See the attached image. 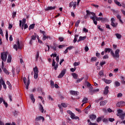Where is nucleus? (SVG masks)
Returning <instances> with one entry per match:
<instances>
[{
	"instance_id": "nucleus-16",
	"label": "nucleus",
	"mask_w": 125,
	"mask_h": 125,
	"mask_svg": "<svg viewBox=\"0 0 125 125\" xmlns=\"http://www.w3.org/2000/svg\"><path fill=\"white\" fill-rule=\"evenodd\" d=\"M85 39H86V36H83V37L80 36L79 37V40L77 41V42H82V41H84Z\"/></svg>"
},
{
	"instance_id": "nucleus-33",
	"label": "nucleus",
	"mask_w": 125,
	"mask_h": 125,
	"mask_svg": "<svg viewBox=\"0 0 125 125\" xmlns=\"http://www.w3.org/2000/svg\"><path fill=\"white\" fill-rule=\"evenodd\" d=\"M108 112V113H113L114 112V110H112V109L109 108L107 109V110L105 109V113H107Z\"/></svg>"
},
{
	"instance_id": "nucleus-41",
	"label": "nucleus",
	"mask_w": 125,
	"mask_h": 125,
	"mask_svg": "<svg viewBox=\"0 0 125 125\" xmlns=\"http://www.w3.org/2000/svg\"><path fill=\"white\" fill-rule=\"evenodd\" d=\"M39 57H40V54H39V52H38L36 55V61H38V60L39 59Z\"/></svg>"
},
{
	"instance_id": "nucleus-11",
	"label": "nucleus",
	"mask_w": 125,
	"mask_h": 125,
	"mask_svg": "<svg viewBox=\"0 0 125 125\" xmlns=\"http://www.w3.org/2000/svg\"><path fill=\"white\" fill-rule=\"evenodd\" d=\"M56 8V6H54L53 7L52 6H48L47 8L45 9V10L46 11H48V10H54Z\"/></svg>"
},
{
	"instance_id": "nucleus-24",
	"label": "nucleus",
	"mask_w": 125,
	"mask_h": 125,
	"mask_svg": "<svg viewBox=\"0 0 125 125\" xmlns=\"http://www.w3.org/2000/svg\"><path fill=\"white\" fill-rule=\"evenodd\" d=\"M87 101H88V99L87 98H84L82 100V103H83V104H85L87 103Z\"/></svg>"
},
{
	"instance_id": "nucleus-31",
	"label": "nucleus",
	"mask_w": 125,
	"mask_h": 125,
	"mask_svg": "<svg viewBox=\"0 0 125 125\" xmlns=\"http://www.w3.org/2000/svg\"><path fill=\"white\" fill-rule=\"evenodd\" d=\"M84 79L83 77H82L80 79H78L76 80V83H81V82H82V81L83 80V79Z\"/></svg>"
},
{
	"instance_id": "nucleus-49",
	"label": "nucleus",
	"mask_w": 125,
	"mask_h": 125,
	"mask_svg": "<svg viewBox=\"0 0 125 125\" xmlns=\"http://www.w3.org/2000/svg\"><path fill=\"white\" fill-rule=\"evenodd\" d=\"M5 37H6V40L7 41H8V32L7 31H6Z\"/></svg>"
},
{
	"instance_id": "nucleus-15",
	"label": "nucleus",
	"mask_w": 125,
	"mask_h": 125,
	"mask_svg": "<svg viewBox=\"0 0 125 125\" xmlns=\"http://www.w3.org/2000/svg\"><path fill=\"white\" fill-rule=\"evenodd\" d=\"M107 100H104L103 101H101L100 102V106H105L106 105V104L107 103Z\"/></svg>"
},
{
	"instance_id": "nucleus-4",
	"label": "nucleus",
	"mask_w": 125,
	"mask_h": 125,
	"mask_svg": "<svg viewBox=\"0 0 125 125\" xmlns=\"http://www.w3.org/2000/svg\"><path fill=\"white\" fill-rule=\"evenodd\" d=\"M7 54H8V53L7 52H3L1 54V59L4 62H5L6 61V59L7 58Z\"/></svg>"
},
{
	"instance_id": "nucleus-45",
	"label": "nucleus",
	"mask_w": 125,
	"mask_h": 125,
	"mask_svg": "<svg viewBox=\"0 0 125 125\" xmlns=\"http://www.w3.org/2000/svg\"><path fill=\"white\" fill-rule=\"evenodd\" d=\"M39 77V73H34V78L35 79V80H37L38 78Z\"/></svg>"
},
{
	"instance_id": "nucleus-55",
	"label": "nucleus",
	"mask_w": 125,
	"mask_h": 125,
	"mask_svg": "<svg viewBox=\"0 0 125 125\" xmlns=\"http://www.w3.org/2000/svg\"><path fill=\"white\" fill-rule=\"evenodd\" d=\"M106 64V62H100V66H102L103 65H104Z\"/></svg>"
},
{
	"instance_id": "nucleus-50",
	"label": "nucleus",
	"mask_w": 125,
	"mask_h": 125,
	"mask_svg": "<svg viewBox=\"0 0 125 125\" xmlns=\"http://www.w3.org/2000/svg\"><path fill=\"white\" fill-rule=\"evenodd\" d=\"M80 63L79 62H75L73 64L74 66H75V67H76V66H79V65H80Z\"/></svg>"
},
{
	"instance_id": "nucleus-54",
	"label": "nucleus",
	"mask_w": 125,
	"mask_h": 125,
	"mask_svg": "<svg viewBox=\"0 0 125 125\" xmlns=\"http://www.w3.org/2000/svg\"><path fill=\"white\" fill-rule=\"evenodd\" d=\"M108 58H109L108 55H105L103 57V59H108Z\"/></svg>"
},
{
	"instance_id": "nucleus-27",
	"label": "nucleus",
	"mask_w": 125,
	"mask_h": 125,
	"mask_svg": "<svg viewBox=\"0 0 125 125\" xmlns=\"http://www.w3.org/2000/svg\"><path fill=\"white\" fill-rule=\"evenodd\" d=\"M39 110L41 111V112H42V113H43V106H42V105L40 104V106H39Z\"/></svg>"
},
{
	"instance_id": "nucleus-14",
	"label": "nucleus",
	"mask_w": 125,
	"mask_h": 125,
	"mask_svg": "<svg viewBox=\"0 0 125 125\" xmlns=\"http://www.w3.org/2000/svg\"><path fill=\"white\" fill-rule=\"evenodd\" d=\"M41 120H42V122H43V121H44V118L42 116H39L35 119V121L36 122H38V121H41Z\"/></svg>"
},
{
	"instance_id": "nucleus-20",
	"label": "nucleus",
	"mask_w": 125,
	"mask_h": 125,
	"mask_svg": "<svg viewBox=\"0 0 125 125\" xmlns=\"http://www.w3.org/2000/svg\"><path fill=\"white\" fill-rule=\"evenodd\" d=\"M30 98L31 100H32L33 103H35V101H36V100L35 99V98L34 97V95L32 94H31L30 95Z\"/></svg>"
},
{
	"instance_id": "nucleus-51",
	"label": "nucleus",
	"mask_w": 125,
	"mask_h": 125,
	"mask_svg": "<svg viewBox=\"0 0 125 125\" xmlns=\"http://www.w3.org/2000/svg\"><path fill=\"white\" fill-rule=\"evenodd\" d=\"M67 48V50L68 49V50H71V49H73V48H75V47L73 46H70L68 47Z\"/></svg>"
},
{
	"instance_id": "nucleus-46",
	"label": "nucleus",
	"mask_w": 125,
	"mask_h": 125,
	"mask_svg": "<svg viewBox=\"0 0 125 125\" xmlns=\"http://www.w3.org/2000/svg\"><path fill=\"white\" fill-rule=\"evenodd\" d=\"M45 52H47V51H49V46L47 45L46 47L45 48Z\"/></svg>"
},
{
	"instance_id": "nucleus-47",
	"label": "nucleus",
	"mask_w": 125,
	"mask_h": 125,
	"mask_svg": "<svg viewBox=\"0 0 125 125\" xmlns=\"http://www.w3.org/2000/svg\"><path fill=\"white\" fill-rule=\"evenodd\" d=\"M35 28V24H31L29 27V30H31V29H34Z\"/></svg>"
},
{
	"instance_id": "nucleus-17",
	"label": "nucleus",
	"mask_w": 125,
	"mask_h": 125,
	"mask_svg": "<svg viewBox=\"0 0 125 125\" xmlns=\"http://www.w3.org/2000/svg\"><path fill=\"white\" fill-rule=\"evenodd\" d=\"M37 38V35L36 33L34 34V35L31 36V40L30 42V43L32 44V41H35Z\"/></svg>"
},
{
	"instance_id": "nucleus-57",
	"label": "nucleus",
	"mask_w": 125,
	"mask_h": 125,
	"mask_svg": "<svg viewBox=\"0 0 125 125\" xmlns=\"http://www.w3.org/2000/svg\"><path fill=\"white\" fill-rule=\"evenodd\" d=\"M100 76H103V75H104V74L103 73V71L101 70L99 73Z\"/></svg>"
},
{
	"instance_id": "nucleus-25",
	"label": "nucleus",
	"mask_w": 125,
	"mask_h": 125,
	"mask_svg": "<svg viewBox=\"0 0 125 125\" xmlns=\"http://www.w3.org/2000/svg\"><path fill=\"white\" fill-rule=\"evenodd\" d=\"M101 21L102 22V23H106V22L108 21V19H107L106 18H102L101 20Z\"/></svg>"
},
{
	"instance_id": "nucleus-53",
	"label": "nucleus",
	"mask_w": 125,
	"mask_h": 125,
	"mask_svg": "<svg viewBox=\"0 0 125 125\" xmlns=\"http://www.w3.org/2000/svg\"><path fill=\"white\" fill-rule=\"evenodd\" d=\"M88 50H89V48H88V46H85V51L86 52H87V51H88Z\"/></svg>"
},
{
	"instance_id": "nucleus-59",
	"label": "nucleus",
	"mask_w": 125,
	"mask_h": 125,
	"mask_svg": "<svg viewBox=\"0 0 125 125\" xmlns=\"http://www.w3.org/2000/svg\"><path fill=\"white\" fill-rule=\"evenodd\" d=\"M67 113L69 114V115H70V116L73 114V112H72V111L70 110H67Z\"/></svg>"
},
{
	"instance_id": "nucleus-64",
	"label": "nucleus",
	"mask_w": 125,
	"mask_h": 125,
	"mask_svg": "<svg viewBox=\"0 0 125 125\" xmlns=\"http://www.w3.org/2000/svg\"><path fill=\"white\" fill-rule=\"evenodd\" d=\"M89 125H98V124H96V123H93L91 122H90V124H89Z\"/></svg>"
},
{
	"instance_id": "nucleus-39",
	"label": "nucleus",
	"mask_w": 125,
	"mask_h": 125,
	"mask_svg": "<svg viewBox=\"0 0 125 125\" xmlns=\"http://www.w3.org/2000/svg\"><path fill=\"white\" fill-rule=\"evenodd\" d=\"M115 3L118 5L119 6H122V4L120 3V2L118 1L117 0H114Z\"/></svg>"
},
{
	"instance_id": "nucleus-42",
	"label": "nucleus",
	"mask_w": 125,
	"mask_h": 125,
	"mask_svg": "<svg viewBox=\"0 0 125 125\" xmlns=\"http://www.w3.org/2000/svg\"><path fill=\"white\" fill-rule=\"evenodd\" d=\"M101 19L102 18H98L97 17H96V15L95 16V18H94V19H95V20H96L97 21H101Z\"/></svg>"
},
{
	"instance_id": "nucleus-28",
	"label": "nucleus",
	"mask_w": 125,
	"mask_h": 125,
	"mask_svg": "<svg viewBox=\"0 0 125 125\" xmlns=\"http://www.w3.org/2000/svg\"><path fill=\"white\" fill-rule=\"evenodd\" d=\"M115 36L118 40H121V39H122V36L119 33L115 34Z\"/></svg>"
},
{
	"instance_id": "nucleus-21",
	"label": "nucleus",
	"mask_w": 125,
	"mask_h": 125,
	"mask_svg": "<svg viewBox=\"0 0 125 125\" xmlns=\"http://www.w3.org/2000/svg\"><path fill=\"white\" fill-rule=\"evenodd\" d=\"M33 70L34 72V74H39V69H38V67L35 66L33 68Z\"/></svg>"
},
{
	"instance_id": "nucleus-8",
	"label": "nucleus",
	"mask_w": 125,
	"mask_h": 125,
	"mask_svg": "<svg viewBox=\"0 0 125 125\" xmlns=\"http://www.w3.org/2000/svg\"><path fill=\"white\" fill-rule=\"evenodd\" d=\"M116 106L118 108H120V107H124V106H125V102H118L116 104Z\"/></svg>"
},
{
	"instance_id": "nucleus-56",
	"label": "nucleus",
	"mask_w": 125,
	"mask_h": 125,
	"mask_svg": "<svg viewBox=\"0 0 125 125\" xmlns=\"http://www.w3.org/2000/svg\"><path fill=\"white\" fill-rule=\"evenodd\" d=\"M59 41H60V42H63V41H64V38H63V37H59Z\"/></svg>"
},
{
	"instance_id": "nucleus-63",
	"label": "nucleus",
	"mask_w": 125,
	"mask_h": 125,
	"mask_svg": "<svg viewBox=\"0 0 125 125\" xmlns=\"http://www.w3.org/2000/svg\"><path fill=\"white\" fill-rule=\"evenodd\" d=\"M101 121V118L100 117H98L97 119V123H99V122H100Z\"/></svg>"
},
{
	"instance_id": "nucleus-62",
	"label": "nucleus",
	"mask_w": 125,
	"mask_h": 125,
	"mask_svg": "<svg viewBox=\"0 0 125 125\" xmlns=\"http://www.w3.org/2000/svg\"><path fill=\"white\" fill-rule=\"evenodd\" d=\"M108 121H109V122H114V121H115V119H114V118H109Z\"/></svg>"
},
{
	"instance_id": "nucleus-18",
	"label": "nucleus",
	"mask_w": 125,
	"mask_h": 125,
	"mask_svg": "<svg viewBox=\"0 0 125 125\" xmlns=\"http://www.w3.org/2000/svg\"><path fill=\"white\" fill-rule=\"evenodd\" d=\"M89 118L93 121V120H95L96 119V115L94 114H91L89 115Z\"/></svg>"
},
{
	"instance_id": "nucleus-6",
	"label": "nucleus",
	"mask_w": 125,
	"mask_h": 125,
	"mask_svg": "<svg viewBox=\"0 0 125 125\" xmlns=\"http://www.w3.org/2000/svg\"><path fill=\"white\" fill-rule=\"evenodd\" d=\"M66 73V69H63L61 73L59 74V75L58 76V79H61L64 77V75H65Z\"/></svg>"
},
{
	"instance_id": "nucleus-35",
	"label": "nucleus",
	"mask_w": 125,
	"mask_h": 125,
	"mask_svg": "<svg viewBox=\"0 0 125 125\" xmlns=\"http://www.w3.org/2000/svg\"><path fill=\"white\" fill-rule=\"evenodd\" d=\"M11 56L10 55H9L8 56V59H7V62L8 63H10V62H11Z\"/></svg>"
},
{
	"instance_id": "nucleus-34",
	"label": "nucleus",
	"mask_w": 125,
	"mask_h": 125,
	"mask_svg": "<svg viewBox=\"0 0 125 125\" xmlns=\"http://www.w3.org/2000/svg\"><path fill=\"white\" fill-rule=\"evenodd\" d=\"M112 49L111 48H105L104 49V52L106 53V52H111Z\"/></svg>"
},
{
	"instance_id": "nucleus-10",
	"label": "nucleus",
	"mask_w": 125,
	"mask_h": 125,
	"mask_svg": "<svg viewBox=\"0 0 125 125\" xmlns=\"http://www.w3.org/2000/svg\"><path fill=\"white\" fill-rule=\"evenodd\" d=\"M17 44V45L16 44L14 45L13 48L16 49V51L18 50V48L19 49H21V46H20V43L19 42V41H18Z\"/></svg>"
},
{
	"instance_id": "nucleus-38",
	"label": "nucleus",
	"mask_w": 125,
	"mask_h": 125,
	"mask_svg": "<svg viewBox=\"0 0 125 125\" xmlns=\"http://www.w3.org/2000/svg\"><path fill=\"white\" fill-rule=\"evenodd\" d=\"M118 117H119V118H120V119H122V120H125V115L124 113L120 114V116H118Z\"/></svg>"
},
{
	"instance_id": "nucleus-9",
	"label": "nucleus",
	"mask_w": 125,
	"mask_h": 125,
	"mask_svg": "<svg viewBox=\"0 0 125 125\" xmlns=\"http://www.w3.org/2000/svg\"><path fill=\"white\" fill-rule=\"evenodd\" d=\"M111 25L112 27H117L118 25V23L115 22V19L114 18H112L111 19Z\"/></svg>"
},
{
	"instance_id": "nucleus-37",
	"label": "nucleus",
	"mask_w": 125,
	"mask_h": 125,
	"mask_svg": "<svg viewBox=\"0 0 125 125\" xmlns=\"http://www.w3.org/2000/svg\"><path fill=\"white\" fill-rule=\"evenodd\" d=\"M72 76L73 77L75 80H77L78 79V75L76 73H72Z\"/></svg>"
},
{
	"instance_id": "nucleus-22",
	"label": "nucleus",
	"mask_w": 125,
	"mask_h": 125,
	"mask_svg": "<svg viewBox=\"0 0 125 125\" xmlns=\"http://www.w3.org/2000/svg\"><path fill=\"white\" fill-rule=\"evenodd\" d=\"M104 99V98H103V97H101V98H100L98 100H95V103H99V102H100V101H102V100H103Z\"/></svg>"
},
{
	"instance_id": "nucleus-1",
	"label": "nucleus",
	"mask_w": 125,
	"mask_h": 125,
	"mask_svg": "<svg viewBox=\"0 0 125 125\" xmlns=\"http://www.w3.org/2000/svg\"><path fill=\"white\" fill-rule=\"evenodd\" d=\"M110 53L114 58H120V54H119L120 53V49H117L115 53L111 51Z\"/></svg>"
},
{
	"instance_id": "nucleus-7",
	"label": "nucleus",
	"mask_w": 125,
	"mask_h": 125,
	"mask_svg": "<svg viewBox=\"0 0 125 125\" xmlns=\"http://www.w3.org/2000/svg\"><path fill=\"white\" fill-rule=\"evenodd\" d=\"M26 23V20L25 19H22V21H20V27H21V29L23 30V28L24 27V25Z\"/></svg>"
},
{
	"instance_id": "nucleus-61",
	"label": "nucleus",
	"mask_w": 125,
	"mask_h": 125,
	"mask_svg": "<svg viewBox=\"0 0 125 125\" xmlns=\"http://www.w3.org/2000/svg\"><path fill=\"white\" fill-rule=\"evenodd\" d=\"M46 39H47V37H46V36L45 35H43L42 38V41H45Z\"/></svg>"
},
{
	"instance_id": "nucleus-32",
	"label": "nucleus",
	"mask_w": 125,
	"mask_h": 125,
	"mask_svg": "<svg viewBox=\"0 0 125 125\" xmlns=\"http://www.w3.org/2000/svg\"><path fill=\"white\" fill-rule=\"evenodd\" d=\"M3 72L6 74V75H9V72H8V70H7V69H6V68H2Z\"/></svg>"
},
{
	"instance_id": "nucleus-30",
	"label": "nucleus",
	"mask_w": 125,
	"mask_h": 125,
	"mask_svg": "<svg viewBox=\"0 0 125 125\" xmlns=\"http://www.w3.org/2000/svg\"><path fill=\"white\" fill-rule=\"evenodd\" d=\"M104 83H105L109 84L111 83H112V80L104 79Z\"/></svg>"
},
{
	"instance_id": "nucleus-48",
	"label": "nucleus",
	"mask_w": 125,
	"mask_h": 125,
	"mask_svg": "<svg viewBox=\"0 0 125 125\" xmlns=\"http://www.w3.org/2000/svg\"><path fill=\"white\" fill-rule=\"evenodd\" d=\"M50 83H51V86L52 88H53V87H54V82H53L52 80H51L50 81Z\"/></svg>"
},
{
	"instance_id": "nucleus-12",
	"label": "nucleus",
	"mask_w": 125,
	"mask_h": 125,
	"mask_svg": "<svg viewBox=\"0 0 125 125\" xmlns=\"http://www.w3.org/2000/svg\"><path fill=\"white\" fill-rule=\"evenodd\" d=\"M70 118H71V119L72 120H78V119H79V121H80V118H79V117L76 116V115L74 113H72L70 115Z\"/></svg>"
},
{
	"instance_id": "nucleus-44",
	"label": "nucleus",
	"mask_w": 125,
	"mask_h": 125,
	"mask_svg": "<svg viewBox=\"0 0 125 125\" xmlns=\"http://www.w3.org/2000/svg\"><path fill=\"white\" fill-rule=\"evenodd\" d=\"M97 59L96 57H92L91 58V62H94Z\"/></svg>"
},
{
	"instance_id": "nucleus-5",
	"label": "nucleus",
	"mask_w": 125,
	"mask_h": 125,
	"mask_svg": "<svg viewBox=\"0 0 125 125\" xmlns=\"http://www.w3.org/2000/svg\"><path fill=\"white\" fill-rule=\"evenodd\" d=\"M77 6V2L76 1H72L69 3V7H73V9H76Z\"/></svg>"
},
{
	"instance_id": "nucleus-58",
	"label": "nucleus",
	"mask_w": 125,
	"mask_h": 125,
	"mask_svg": "<svg viewBox=\"0 0 125 125\" xmlns=\"http://www.w3.org/2000/svg\"><path fill=\"white\" fill-rule=\"evenodd\" d=\"M62 106L64 108H66V107H67V104L65 103H62Z\"/></svg>"
},
{
	"instance_id": "nucleus-43",
	"label": "nucleus",
	"mask_w": 125,
	"mask_h": 125,
	"mask_svg": "<svg viewBox=\"0 0 125 125\" xmlns=\"http://www.w3.org/2000/svg\"><path fill=\"white\" fill-rule=\"evenodd\" d=\"M81 23V21L78 20L75 23V27H79V24Z\"/></svg>"
},
{
	"instance_id": "nucleus-19",
	"label": "nucleus",
	"mask_w": 125,
	"mask_h": 125,
	"mask_svg": "<svg viewBox=\"0 0 125 125\" xmlns=\"http://www.w3.org/2000/svg\"><path fill=\"white\" fill-rule=\"evenodd\" d=\"M3 83H5L4 81H3V79L2 78H1L0 80V90H1V87Z\"/></svg>"
},
{
	"instance_id": "nucleus-26",
	"label": "nucleus",
	"mask_w": 125,
	"mask_h": 125,
	"mask_svg": "<svg viewBox=\"0 0 125 125\" xmlns=\"http://www.w3.org/2000/svg\"><path fill=\"white\" fill-rule=\"evenodd\" d=\"M114 85L115 87H118V86H120L121 85V83H120L118 81H116L114 82Z\"/></svg>"
},
{
	"instance_id": "nucleus-29",
	"label": "nucleus",
	"mask_w": 125,
	"mask_h": 125,
	"mask_svg": "<svg viewBox=\"0 0 125 125\" xmlns=\"http://www.w3.org/2000/svg\"><path fill=\"white\" fill-rule=\"evenodd\" d=\"M123 113V110L118 109L117 116H120Z\"/></svg>"
},
{
	"instance_id": "nucleus-23",
	"label": "nucleus",
	"mask_w": 125,
	"mask_h": 125,
	"mask_svg": "<svg viewBox=\"0 0 125 125\" xmlns=\"http://www.w3.org/2000/svg\"><path fill=\"white\" fill-rule=\"evenodd\" d=\"M70 93L71 94H72V95H79V92H78L77 91H70Z\"/></svg>"
},
{
	"instance_id": "nucleus-13",
	"label": "nucleus",
	"mask_w": 125,
	"mask_h": 125,
	"mask_svg": "<svg viewBox=\"0 0 125 125\" xmlns=\"http://www.w3.org/2000/svg\"><path fill=\"white\" fill-rule=\"evenodd\" d=\"M109 93V87L108 86H106L105 88L104 92V94H105V95H107Z\"/></svg>"
},
{
	"instance_id": "nucleus-36",
	"label": "nucleus",
	"mask_w": 125,
	"mask_h": 125,
	"mask_svg": "<svg viewBox=\"0 0 125 125\" xmlns=\"http://www.w3.org/2000/svg\"><path fill=\"white\" fill-rule=\"evenodd\" d=\"M6 84L8 85L9 88H10V89H11L12 85H11V83H10V82H9V81H7Z\"/></svg>"
},
{
	"instance_id": "nucleus-3",
	"label": "nucleus",
	"mask_w": 125,
	"mask_h": 125,
	"mask_svg": "<svg viewBox=\"0 0 125 125\" xmlns=\"http://www.w3.org/2000/svg\"><path fill=\"white\" fill-rule=\"evenodd\" d=\"M23 83L24 84L26 85V89H28L29 85H30V79L29 78V77H28V79L27 82V78H26V77L23 78Z\"/></svg>"
},
{
	"instance_id": "nucleus-52",
	"label": "nucleus",
	"mask_w": 125,
	"mask_h": 125,
	"mask_svg": "<svg viewBox=\"0 0 125 125\" xmlns=\"http://www.w3.org/2000/svg\"><path fill=\"white\" fill-rule=\"evenodd\" d=\"M58 68V64L57 63L55 66H54V70H57V68Z\"/></svg>"
},
{
	"instance_id": "nucleus-60",
	"label": "nucleus",
	"mask_w": 125,
	"mask_h": 125,
	"mask_svg": "<svg viewBox=\"0 0 125 125\" xmlns=\"http://www.w3.org/2000/svg\"><path fill=\"white\" fill-rule=\"evenodd\" d=\"M103 122L104 123H108V119H107L106 118H104L103 120Z\"/></svg>"
},
{
	"instance_id": "nucleus-2",
	"label": "nucleus",
	"mask_w": 125,
	"mask_h": 125,
	"mask_svg": "<svg viewBox=\"0 0 125 125\" xmlns=\"http://www.w3.org/2000/svg\"><path fill=\"white\" fill-rule=\"evenodd\" d=\"M86 15L87 16H89L90 18L93 20L95 17V13L93 12H91L88 10H86Z\"/></svg>"
},
{
	"instance_id": "nucleus-40",
	"label": "nucleus",
	"mask_w": 125,
	"mask_h": 125,
	"mask_svg": "<svg viewBox=\"0 0 125 125\" xmlns=\"http://www.w3.org/2000/svg\"><path fill=\"white\" fill-rule=\"evenodd\" d=\"M117 18L119 20L120 22H121V23H123V21H122V19H121V16H120V15H117Z\"/></svg>"
}]
</instances>
